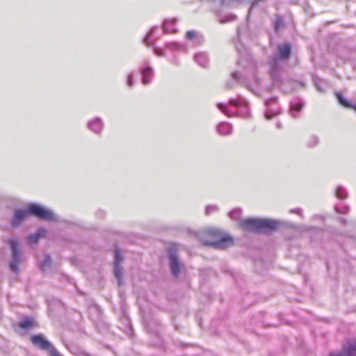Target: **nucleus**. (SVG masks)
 <instances>
[{
    "instance_id": "obj_13",
    "label": "nucleus",
    "mask_w": 356,
    "mask_h": 356,
    "mask_svg": "<svg viewBox=\"0 0 356 356\" xmlns=\"http://www.w3.org/2000/svg\"><path fill=\"white\" fill-rule=\"evenodd\" d=\"M88 128L96 134H100L104 129V122L100 118H95L87 124Z\"/></svg>"
},
{
    "instance_id": "obj_32",
    "label": "nucleus",
    "mask_w": 356,
    "mask_h": 356,
    "mask_svg": "<svg viewBox=\"0 0 356 356\" xmlns=\"http://www.w3.org/2000/svg\"><path fill=\"white\" fill-rule=\"evenodd\" d=\"M349 207L347 206H342L341 207L339 206L335 207V210L337 213H347L349 211Z\"/></svg>"
},
{
    "instance_id": "obj_27",
    "label": "nucleus",
    "mask_w": 356,
    "mask_h": 356,
    "mask_svg": "<svg viewBox=\"0 0 356 356\" xmlns=\"http://www.w3.org/2000/svg\"><path fill=\"white\" fill-rule=\"evenodd\" d=\"M318 143H319L318 137L316 135H312L309 138V139L307 142V145L309 147H314L316 146L318 144Z\"/></svg>"
},
{
    "instance_id": "obj_20",
    "label": "nucleus",
    "mask_w": 356,
    "mask_h": 356,
    "mask_svg": "<svg viewBox=\"0 0 356 356\" xmlns=\"http://www.w3.org/2000/svg\"><path fill=\"white\" fill-rule=\"evenodd\" d=\"M217 131L222 136L229 135L232 132V126L227 122H220L217 126Z\"/></svg>"
},
{
    "instance_id": "obj_8",
    "label": "nucleus",
    "mask_w": 356,
    "mask_h": 356,
    "mask_svg": "<svg viewBox=\"0 0 356 356\" xmlns=\"http://www.w3.org/2000/svg\"><path fill=\"white\" fill-rule=\"evenodd\" d=\"M140 71L142 74V83L144 85H148L152 82L154 76V70L150 66L148 60H144L140 67Z\"/></svg>"
},
{
    "instance_id": "obj_2",
    "label": "nucleus",
    "mask_w": 356,
    "mask_h": 356,
    "mask_svg": "<svg viewBox=\"0 0 356 356\" xmlns=\"http://www.w3.org/2000/svg\"><path fill=\"white\" fill-rule=\"evenodd\" d=\"M280 222L270 219L248 218L239 221V226L245 231L268 233L275 230Z\"/></svg>"
},
{
    "instance_id": "obj_18",
    "label": "nucleus",
    "mask_w": 356,
    "mask_h": 356,
    "mask_svg": "<svg viewBox=\"0 0 356 356\" xmlns=\"http://www.w3.org/2000/svg\"><path fill=\"white\" fill-rule=\"evenodd\" d=\"M47 233V230L44 228H40L36 233L29 235L27 238L29 244L36 243L39 238L44 237Z\"/></svg>"
},
{
    "instance_id": "obj_30",
    "label": "nucleus",
    "mask_w": 356,
    "mask_h": 356,
    "mask_svg": "<svg viewBox=\"0 0 356 356\" xmlns=\"http://www.w3.org/2000/svg\"><path fill=\"white\" fill-rule=\"evenodd\" d=\"M236 19V16L235 15L229 14L224 17H219V22L221 24H225L229 22L234 21Z\"/></svg>"
},
{
    "instance_id": "obj_7",
    "label": "nucleus",
    "mask_w": 356,
    "mask_h": 356,
    "mask_svg": "<svg viewBox=\"0 0 356 356\" xmlns=\"http://www.w3.org/2000/svg\"><path fill=\"white\" fill-rule=\"evenodd\" d=\"M210 234L216 238H219L218 240L214 241H205L204 244L213 247L216 249H225L232 245V238L229 236H222L221 233L216 229H211Z\"/></svg>"
},
{
    "instance_id": "obj_10",
    "label": "nucleus",
    "mask_w": 356,
    "mask_h": 356,
    "mask_svg": "<svg viewBox=\"0 0 356 356\" xmlns=\"http://www.w3.org/2000/svg\"><path fill=\"white\" fill-rule=\"evenodd\" d=\"M266 106L265 118L267 120H270L280 113V108L277 106L276 98H270L266 100Z\"/></svg>"
},
{
    "instance_id": "obj_1",
    "label": "nucleus",
    "mask_w": 356,
    "mask_h": 356,
    "mask_svg": "<svg viewBox=\"0 0 356 356\" xmlns=\"http://www.w3.org/2000/svg\"><path fill=\"white\" fill-rule=\"evenodd\" d=\"M245 57L248 63L247 65H245L242 58L238 60V65L245 67V72L243 74L237 72H233L232 79L226 83L225 87L230 89L238 82L253 93L257 94V86L260 85V79L257 76V65L248 54L245 55Z\"/></svg>"
},
{
    "instance_id": "obj_31",
    "label": "nucleus",
    "mask_w": 356,
    "mask_h": 356,
    "mask_svg": "<svg viewBox=\"0 0 356 356\" xmlns=\"http://www.w3.org/2000/svg\"><path fill=\"white\" fill-rule=\"evenodd\" d=\"M218 207L216 205H208L205 209V213L207 215H209L213 212H216L218 211Z\"/></svg>"
},
{
    "instance_id": "obj_33",
    "label": "nucleus",
    "mask_w": 356,
    "mask_h": 356,
    "mask_svg": "<svg viewBox=\"0 0 356 356\" xmlns=\"http://www.w3.org/2000/svg\"><path fill=\"white\" fill-rule=\"evenodd\" d=\"M283 26V19L281 17H277L275 22V29L278 31L280 27Z\"/></svg>"
},
{
    "instance_id": "obj_28",
    "label": "nucleus",
    "mask_w": 356,
    "mask_h": 356,
    "mask_svg": "<svg viewBox=\"0 0 356 356\" xmlns=\"http://www.w3.org/2000/svg\"><path fill=\"white\" fill-rule=\"evenodd\" d=\"M336 97L339 101V102L343 105V106L346 107V108H350L352 106L351 104L348 102L343 97V95L339 93V92H337L336 93Z\"/></svg>"
},
{
    "instance_id": "obj_9",
    "label": "nucleus",
    "mask_w": 356,
    "mask_h": 356,
    "mask_svg": "<svg viewBox=\"0 0 356 356\" xmlns=\"http://www.w3.org/2000/svg\"><path fill=\"white\" fill-rule=\"evenodd\" d=\"M115 261H114V274L118 280V285L122 284V273L120 268V263L123 260L122 254L121 251L118 248H115L114 251Z\"/></svg>"
},
{
    "instance_id": "obj_38",
    "label": "nucleus",
    "mask_w": 356,
    "mask_h": 356,
    "mask_svg": "<svg viewBox=\"0 0 356 356\" xmlns=\"http://www.w3.org/2000/svg\"><path fill=\"white\" fill-rule=\"evenodd\" d=\"M171 63H173L174 65H179V62L177 60V58H173L172 60H171Z\"/></svg>"
},
{
    "instance_id": "obj_15",
    "label": "nucleus",
    "mask_w": 356,
    "mask_h": 356,
    "mask_svg": "<svg viewBox=\"0 0 356 356\" xmlns=\"http://www.w3.org/2000/svg\"><path fill=\"white\" fill-rule=\"evenodd\" d=\"M157 31H159V28L158 26H154L150 29V31L147 34L146 37L144 39V42L148 47H153L154 43L151 42L152 40H157L160 38V35L156 33Z\"/></svg>"
},
{
    "instance_id": "obj_11",
    "label": "nucleus",
    "mask_w": 356,
    "mask_h": 356,
    "mask_svg": "<svg viewBox=\"0 0 356 356\" xmlns=\"http://www.w3.org/2000/svg\"><path fill=\"white\" fill-rule=\"evenodd\" d=\"M329 356H356V340L346 343L343 347L342 352L339 353H332Z\"/></svg>"
},
{
    "instance_id": "obj_6",
    "label": "nucleus",
    "mask_w": 356,
    "mask_h": 356,
    "mask_svg": "<svg viewBox=\"0 0 356 356\" xmlns=\"http://www.w3.org/2000/svg\"><path fill=\"white\" fill-rule=\"evenodd\" d=\"M29 211L31 214L43 220L53 222L57 220L56 216L52 211L39 204H30L29 206Z\"/></svg>"
},
{
    "instance_id": "obj_29",
    "label": "nucleus",
    "mask_w": 356,
    "mask_h": 356,
    "mask_svg": "<svg viewBox=\"0 0 356 356\" xmlns=\"http://www.w3.org/2000/svg\"><path fill=\"white\" fill-rule=\"evenodd\" d=\"M241 216V209L239 208H236L232 211L229 212V216L230 218L233 220H239L240 217Z\"/></svg>"
},
{
    "instance_id": "obj_21",
    "label": "nucleus",
    "mask_w": 356,
    "mask_h": 356,
    "mask_svg": "<svg viewBox=\"0 0 356 356\" xmlns=\"http://www.w3.org/2000/svg\"><path fill=\"white\" fill-rule=\"evenodd\" d=\"M165 48L173 51H187L186 45L178 42H168L165 44Z\"/></svg>"
},
{
    "instance_id": "obj_22",
    "label": "nucleus",
    "mask_w": 356,
    "mask_h": 356,
    "mask_svg": "<svg viewBox=\"0 0 356 356\" xmlns=\"http://www.w3.org/2000/svg\"><path fill=\"white\" fill-rule=\"evenodd\" d=\"M195 61L201 67H205L209 64V58L205 53H197L194 56Z\"/></svg>"
},
{
    "instance_id": "obj_41",
    "label": "nucleus",
    "mask_w": 356,
    "mask_h": 356,
    "mask_svg": "<svg viewBox=\"0 0 356 356\" xmlns=\"http://www.w3.org/2000/svg\"><path fill=\"white\" fill-rule=\"evenodd\" d=\"M277 127L278 128H281V124H280V123H277Z\"/></svg>"
},
{
    "instance_id": "obj_17",
    "label": "nucleus",
    "mask_w": 356,
    "mask_h": 356,
    "mask_svg": "<svg viewBox=\"0 0 356 356\" xmlns=\"http://www.w3.org/2000/svg\"><path fill=\"white\" fill-rule=\"evenodd\" d=\"M177 22L176 18H172L170 19H165L163 24V29L164 33H172L177 31L175 28V23Z\"/></svg>"
},
{
    "instance_id": "obj_16",
    "label": "nucleus",
    "mask_w": 356,
    "mask_h": 356,
    "mask_svg": "<svg viewBox=\"0 0 356 356\" xmlns=\"http://www.w3.org/2000/svg\"><path fill=\"white\" fill-rule=\"evenodd\" d=\"M229 104L235 107H238L241 108V109H244L245 114L242 115L243 117L250 115L249 108L246 104L245 100L243 99V98L238 97L236 99H232L229 100Z\"/></svg>"
},
{
    "instance_id": "obj_5",
    "label": "nucleus",
    "mask_w": 356,
    "mask_h": 356,
    "mask_svg": "<svg viewBox=\"0 0 356 356\" xmlns=\"http://www.w3.org/2000/svg\"><path fill=\"white\" fill-rule=\"evenodd\" d=\"M30 340L36 348L47 351L51 356H61L52 343L47 340L43 335H32Z\"/></svg>"
},
{
    "instance_id": "obj_3",
    "label": "nucleus",
    "mask_w": 356,
    "mask_h": 356,
    "mask_svg": "<svg viewBox=\"0 0 356 356\" xmlns=\"http://www.w3.org/2000/svg\"><path fill=\"white\" fill-rule=\"evenodd\" d=\"M278 54L273 56L269 60L270 74L273 79H276V75L280 68V60H286L291 56V47L288 43L280 44L277 47Z\"/></svg>"
},
{
    "instance_id": "obj_37",
    "label": "nucleus",
    "mask_w": 356,
    "mask_h": 356,
    "mask_svg": "<svg viewBox=\"0 0 356 356\" xmlns=\"http://www.w3.org/2000/svg\"><path fill=\"white\" fill-rule=\"evenodd\" d=\"M290 212L292 213H296L298 215H302V210L300 208L293 209L290 210Z\"/></svg>"
},
{
    "instance_id": "obj_24",
    "label": "nucleus",
    "mask_w": 356,
    "mask_h": 356,
    "mask_svg": "<svg viewBox=\"0 0 356 356\" xmlns=\"http://www.w3.org/2000/svg\"><path fill=\"white\" fill-rule=\"evenodd\" d=\"M218 108L219 110H220L223 113H225L228 117H233L235 116L237 113L236 111H232L229 108L228 105L222 104V103H218L217 104Z\"/></svg>"
},
{
    "instance_id": "obj_25",
    "label": "nucleus",
    "mask_w": 356,
    "mask_h": 356,
    "mask_svg": "<svg viewBox=\"0 0 356 356\" xmlns=\"http://www.w3.org/2000/svg\"><path fill=\"white\" fill-rule=\"evenodd\" d=\"M51 266V259L49 255L47 254L44 256V258L42 262L41 263L40 268L43 272L46 273L50 270Z\"/></svg>"
},
{
    "instance_id": "obj_19",
    "label": "nucleus",
    "mask_w": 356,
    "mask_h": 356,
    "mask_svg": "<svg viewBox=\"0 0 356 356\" xmlns=\"http://www.w3.org/2000/svg\"><path fill=\"white\" fill-rule=\"evenodd\" d=\"M303 105H304V103L298 99L292 102L290 104L291 115L293 118H296L298 116V113L302 108Z\"/></svg>"
},
{
    "instance_id": "obj_4",
    "label": "nucleus",
    "mask_w": 356,
    "mask_h": 356,
    "mask_svg": "<svg viewBox=\"0 0 356 356\" xmlns=\"http://www.w3.org/2000/svg\"><path fill=\"white\" fill-rule=\"evenodd\" d=\"M8 242L11 250V257L9 263L10 269L13 273H17L19 265L24 260V254L21 250L19 243L17 240L11 238Z\"/></svg>"
},
{
    "instance_id": "obj_36",
    "label": "nucleus",
    "mask_w": 356,
    "mask_h": 356,
    "mask_svg": "<svg viewBox=\"0 0 356 356\" xmlns=\"http://www.w3.org/2000/svg\"><path fill=\"white\" fill-rule=\"evenodd\" d=\"M154 50L155 54L157 56H165V54L162 49L155 47Z\"/></svg>"
},
{
    "instance_id": "obj_39",
    "label": "nucleus",
    "mask_w": 356,
    "mask_h": 356,
    "mask_svg": "<svg viewBox=\"0 0 356 356\" xmlns=\"http://www.w3.org/2000/svg\"><path fill=\"white\" fill-rule=\"evenodd\" d=\"M97 213V215H99L100 217H103L104 216V211H98Z\"/></svg>"
},
{
    "instance_id": "obj_23",
    "label": "nucleus",
    "mask_w": 356,
    "mask_h": 356,
    "mask_svg": "<svg viewBox=\"0 0 356 356\" xmlns=\"http://www.w3.org/2000/svg\"><path fill=\"white\" fill-rule=\"evenodd\" d=\"M21 328L29 330L35 326V321L31 317H26L20 321L18 323Z\"/></svg>"
},
{
    "instance_id": "obj_14",
    "label": "nucleus",
    "mask_w": 356,
    "mask_h": 356,
    "mask_svg": "<svg viewBox=\"0 0 356 356\" xmlns=\"http://www.w3.org/2000/svg\"><path fill=\"white\" fill-rule=\"evenodd\" d=\"M29 214H31L29 211V209L27 210H16L14 214V217L11 222L12 225L13 227L18 225L27 217Z\"/></svg>"
},
{
    "instance_id": "obj_35",
    "label": "nucleus",
    "mask_w": 356,
    "mask_h": 356,
    "mask_svg": "<svg viewBox=\"0 0 356 356\" xmlns=\"http://www.w3.org/2000/svg\"><path fill=\"white\" fill-rule=\"evenodd\" d=\"M195 35H196V32L195 31H188L186 33V36L188 40H192L195 38Z\"/></svg>"
},
{
    "instance_id": "obj_40",
    "label": "nucleus",
    "mask_w": 356,
    "mask_h": 356,
    "mask_svg": "<svg viewBox=\"0 0 356 356\" xmlns=\"http://www.w3.org/2000/svg\"><path fill=\"white\" fill-rule=\"evenodd\" d=\"M350 108H353L355 109V111H356V104L354 106H352Z\"/></svg>"
},
{
    "instance_id": "obj_12",
    "label": "nucleus",
    "mask_w": 356,
    "mask_h": 356,
    "mask_svg": "<svg viewBox=\"0 0 356 356\" xmlns=\"http://www.w3.org/2000/svg\"><path fill=\"white\" fill-rule=\"evenodd\" d=\"M169 265L172 275L177 277L181 271V264L177 254L173 252L169 253Z\"/></svg>"
},
{
    "instance_id": "obj_34",
    "label": "nucleus",
    "mask_w": 356,
    "mask_h": 356,
    "mask_svg": "<svg viewBox=\"0 0 356 356\" xmlns=\"http://www.w3.org/2000/svg\"><path fill=\"white\" fill-rule=\"evenodd\" d=\"M127 83L130 88L134 85L133 74L131 72L128 74Z\"/></svg>"
},
{
    "instance_id": "obj_26",
    "label": "nucleus",
    "mask_w": 356,
    "mask_h": 356,
    "mask_svg": "<svg viewBox=\"0 0 356 356\" xmlns=\"http://www.w3.org/2000/svg\"><path fill=\"white\" fill-rule=\"evenodd\" d=\"M335 195L339 199H345L348 197V193L346 190L341 186H337L335 191Z\"/></svg>"
}]
</instances>
